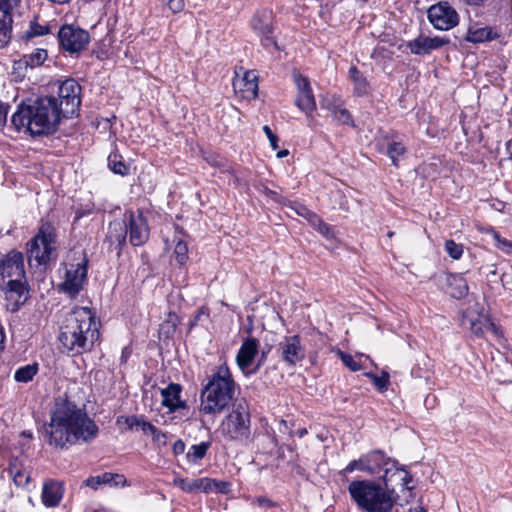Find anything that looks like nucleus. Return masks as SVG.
Here are the masks:
<instances>
[{"mask_svg": "<svg viewBox=\"0 0 512 512\" xmlns=\"http://www.w3.org/2000/svg\"><path fill=\"white\" fill-rule=\"evenodd\" d=\"M48 443L56 448L93 441L99 428L87 412L64 397L56 398L50 412V422L45 428Z\"/></svg>", "mask_w": 512, "mask_h": 512, "instance_id": "nucleus-1", "label": "nucleus"}, {"mask_svg": "<svg viewBox=\"0 0 512 512\" xmlns=\"http://www.w3.org/2000/svg\"><path fill=\"white\" fill-rule=\"evenodd\" d=\"M99 338L95 315L87 307H77L67 313L60 326L61 346L72 355L92 349Z\"/></svg>", "mask_w": 512, "mask_h": 512, "instance_id": "nucleus-2", "label": "nucleus"}, {"mask_svg": "<svg viewBox=\"0 0 512 512\" xmlns=\"http://www.w3.org/2000/svg\"><path fill=\"white\" fill-rule=\"evenodd\" d=\"M60 120L54 96H46L23 102L11 122L18 131L23 129L32 136H39L55 132Z\"/></svg>", "mask_w": 512, "mask_h": 512, "instance_id": "nucleus-3", "label": "nucleus"}, {"mask_svg": "<svg viewBox=\"0 0 512 512\" xmlns=\"http://www.w3.org/2000/svg\"><path fill=\"white\" fill-rule=\"evenodd\" d=\"M236 388L228 365H219L207 376V383L200 392V411L207 415L221 414L235 399Z\"/></svg>", "mask_w": 512, "mask_h": 512, "instance_id": "nucleus-4", "label": "nucleus"}, {"mask_svg": "<svg viewBox=\"0 0 512 512\" xmlns=\"http://www.w3.org/2000/svg\"><path fill=\"white\" fill-rule=\"evenodd\" d=\"M351 499L366 512H390L395 500L382 485L371 480H354L348 486Z\"/></svg>", "mask_w": 512, "mask_h": 512, "instance_id": "nucleus-5", "label": "nucleus"}, {"mask_svg": "<svg viewBox=\"0 0 512 512\" xmlns=\"http://www.w3.org/2000/svg\"><path fill=\"white\" fill-rule=\"evenodd\" d=\"M222 436L231 441H246L251 435V416L248 404L242 400L233 404L232 410L220 425Z\"/></svg>", "mask_w": 512, "mask_h": 512, "instance_id": "nucleus-6", "label": "nucleus"}, {"mask_svg": "<svg viewBox=\"0 0 512 512\" xmlns=\"http://www.w3.org/2000/svg\"><path fill=\"white\" fill-rule=\"evenodd\" d=\"M56 229L50 222H45L38 233L28 243V261L32 265H45L56 258Z\"/></svg>", "mask_w": 512, "mask_h": 512, "instance_id": "nucleus-7", "label": "nucleus"}, {"mask_svg": "<svg viewBox=\"0 0 512 512\" xmlns=\"http://www.w3.org/2000/svg\"><path fill=\"white\" fill-rule=\"evenodd\" d=\"M80 93L81 86L74 79H66L59 85L54 100L60 118H69L77 113L81 104Z\"/></svg>", "mask_w": 512, "mask_h": 512, "instance_id": "nucleus-8", "label": "nucleus"}, {"mask_svg": "<svg viewBox=\"0 0 512 512\" xmlns=\"http://www.w3.org/2000/svg\"><path fill=\"white\" fill-rule=\"evenodd\" d=\"M397 460L387 456L381 450H375L367 454V473L370 475H379L384 486H390L393 476L400 475L401 472L396 469Z\"/></svg>", "mask_w": 512, "mask_h": 512, "instance_id": "nucleus-9", "label": "nucleus"}, {"mask_svg": "<svg viewBox=\"0 0 512 512\" xmlns=\"http://www.w3.org/2000/svg\"><path fill=\"white\" fill-rule=\"evenodd\" d=\"M61 47L70 54L84 50L90 42L88 31L74 25H64L58 32Z\"/></svg>", "mask_w": 512, "mask_h": 512, "instance_id": "nucleus-10", "label": "nucleus"}, {"mask_svg": "<svg viewBox=\"0 0 512 512\" xmlns=\"http://www.w3.org/2000/svg\"><path fill=\"white\" fill-rule=\"evenodd\" d=\"M276 353L289 367L295 366L305 358V348L298 335L284 336L276 346Z\"/></svg>", "mask_w": 512, "mask_h": 512, "instance_id": "nucleus-11", "label": "nucleus"}, {"mask_svg": "<svg viewBox=\"0 0 512 512\" xmlns=\"http://www.w3.org/2000/svg\"><path fill=\"white\" fill-rule=\"evenodd\" d=\"M428 19L438 30L452 29L459 21L457 12L447 2L431 6L428 9Z\"/></svg>", "mask_w": 512, "mask_h": 512, "instance_id": "nucleus-12", "label": "nucleus"}, {"mask_svg": "<svg viewBox=\"0 0 512 512\" xmlns=\"http://www.w3.org/2000/svg\"><path fill=\"white\" fill-rule=\"evenodd\" d=\"M87 264L88 260L83 258L77 264H71L66 270V277L64 282L60 285L63 292L67 293L71 298H74L83 287V283L87 277Z\"/></svg>", "mask_w": 512, "mask_h": 512, "instance_id": "nucleus-13", "label": "nucleus"}, {"mask_svg": "<svg viewBox=\"0 0 512 512\" xmlns=\"http://www.w3.org/2000/svg\"><path fill=\"white\" fill-rule=\"evenodd\" d=\"M294 83L297 87L295 105L305 113L307 118H312L316 110V101L309 80L300 73L293 74Z\"/></svg>", "mask_w": 512, "mask_h": 512, "instance_id": "nucleus-14", "label": "nucleus"}, {"mask_svg": "<svg viewBox=\"0 0 512 512\" xmlns=\"http://www.w3.org/2000/svg\"><path fill=\"white\" fill-rule=\"evenodd\" d=\"M21 0H0V49L11 40L13 11Z\"/></svg>", "mask_w": 512, "mask_h": 512, "instance_id": "nucleus-15", "label": "nucleus"}, {"mask_svg": "<svg viewBox=\"0 0 512 512\" xmlns=\"http://www.w3.org/2000/svg\"><path fill=\"white\" fill-rule=\"evenodd\" d=\"M5 294V306L10 312H16L28 300V290L25 281L8 283L0 287Z\"/></svg>", "mask_w": 512, "mask_h": 512, "instance_id": "nucleus-16", "label": "nucleus"}, {"mask_svg": "<svg viewBox=\"0 0 512 512\" xmlns=\"http://www.w3.org/2000/svg\"><path fill=\"white\" fill-rule=\"evenodd\" d=\"M127 225L129 229V241L133 246L143 245L149 238V228L146 218L141 212L128 213Z\"/></svg>", "mask_w": 512, "mask_h": 512, "instance_id": "nucleus-17", "label": "nucleus"}, {"mask_svg": "<svg viewBox=\"0 0 512 512\" xmlns=\"http://www.w3.org/2000/svg\"><path fill=\"white\" fill-rule=\"evenodd\" d=\"M235 92H240L245 99H255L258 94V76L255 71H245L242 77L236 76L233 80Z\"/></svg>", "mask_w": 512, "mask_h": 512, "instance_id": "nucleus-18", "label": "nucleus"}, {"mask_svg": "<svg viewBox=\"0 0 512 512\" xmlns=\"http://www.w3.org/2000/svg\"><path fill=\"white\" fill-rule=\"evenodd\" d=\"M449 41L439 36L427 37L420 35L407 43V48L415 55L428 54L446 45Z\"/></svg>", "mask_w": 512, "mask_h": 512, "instance_id": "nucleus-19", "label": "nucleus"}, {"mask_svg": "<svg viewBox=\"0 0 512 512\" xmlns=\"http://www.w3.org/2000/svg\"><path fill=\"white\" fill-rule=\"evenodd\" d=\"M259 348V341L253 337L244 339L241 347L236 355V362L238 367L245 371L253 363Z\"/></svg>", "mask_w": 512, "mask_h": 512, "instance_id": "nucleus-20", "label": "nucleus"}, {"mask_svg": "<svg viewBox=\"0 0 512 512\" xmlns=\"http://www.w3.org/2000/svg\"><path fill=\"white\" fill-rule=\"evenodd\" d=\"M181 392L182 386L177 383H170L161 390L162 405L168 408L169 412L173 413L186 407V402L180 398Z\"/></svg>", "mask_w": 512, "mask_h": 512, "instance_id": "nucleus-21", "label": "nucleus"}, {"mask_svg": "<svg viewBox=\"0 0 512 512\" xmlns=\"http://www.w3.org/2000/svg\"><path fill=\"white\" fill-rule=\"evenodd\" d=\"M128 225L126 220H114L109 225L107 240L110 246H114L117 253L120 254L122 247L126 244Z\"/></svg>", "mask_w": 512, "mask_h": 512, "instance_id": "nucleus-22", "label": "nucleus"}, {"mask_svg": "<svg viewBox=\"0 0 512 512\" xmlns=\"http://www.w3.org/2000/svg\"><path fill=\"white\" fill-rule=\"evenodd\" d=\"M446 292L453 298L461 299L468 294L467 281L461 274L448 273L444 277Z\"/></svg>", "mask_w": 512, "mask_h": 512, "instance_id": "nucleus-23", "label": "nucleus"}, {"mask_svg": "<svg viewBox=\"0 0 512 512\" xmlns=\"http://www.w3.org/2000/svg\"><path fill=\"white\" fill-rule=\"evenodd\" d=\"M62 497L63 488L60 482L50 480L44 484L41 498L46 507H56Z\"/></svg>", "mask_w": 512, "mask_h": 512, "instance_id": "nucleus-24", "label": "nucleus"}, {"mask_svg": "<svg viewBox=\"0 0 512 512\" xmlns=\"http://www.w3.org/2000/svg\"><path fill=\"white\" fill-rule=\"evenodd\" d=\"M251 28L258 36L272 34V13L268 10L257 12L250 21Z\"/></svg>", "mask_w": 512, "mask_h": 512, "instance_id": "nucleus-25", "label": "nucleus"}, {"mask_svg": "<svg viewBox=\"0 0 512 512\" xmlns=\"http://www.w3.org/2000/svg\"><path fill=\"white\" fill-rule=\"evenodd\" d=\"M125 479L123 475L113 474L109 472H105L101 475L91 476L87 478L84 482L85 486L90 487L94 490H97L101 485H111L117 486L120 483H124Z\"/></svg>", "mask_w": 512, "mask_h": 512, "instance_id": "nucleus-26", "label": "nucleus"}, {"mask_svg": "<svg viewBox=\"0 0 512 512\" xmlns=\"http://www.w3.org/2000/svg\"><path fill=\"white\" fill-rule=\"evenodd\" d=\"M396 469H398L401 472V474L400 475L397 474L396 476L392 477V479L394 481L390 482L391 483L390 486L389 485L382 486L384 491L389 493L392 498H393V495L395 493V489L397 486L402 487L403 490L411 491L414 489V486L409 485L412 482L411 474L408 471H406L403 466H399L398 462L396 464Z\"/></svg>", "mask_w": 512, "mask_h": 512, "instance_id": "nucleus-27", "label": "nucleus"}, {"mask_svg": "<svg viewBox=\"0 0 512 512\" xmlns=\"http://www.w3.org/2000/svg\"><path fill=\"white\" fill-rule=\"evenodd\" d=\"M48 54L45 49L37 48L30 54L23 55L17 62L18 68H35L41 66L47 59Z\"/></svg>", "mask_w": 512, "mask_h": 512, "instance_id": "nucleus-28", "label": "nucleus"}, {"mask_svg": "<svg viewBox=\"0 0 512 512\" xmlns=\"http://www.w3.org/2000/svg\"><path fill=\"white\" fill-rule=\"evenodd\" d=\"M497 33L491 27L470 26L466 40L472 43H482L494 39Z\"/></svg>", "mask_w": 512, "mask_h": 512, "instance_id": "nucleus-29", "label": "nucleus"}, {"mask_svg": "<svg viewBox=\"0 0 512 512\" xmlns=\"http://www.w3.org/2000/svg\"><path fill=\"white\" fill-rule=\"evenodd\" d=\"M206 478L187 479L175 478L174 484L186 493L204 492V489H210Z\"/></svg>", "mask_w": 512, "mask_h": 512, "instance_id": "nucleus-30", "label": "nucleus"}, {"mask_svg": "<svg viewBox=\"0 0 512 512\" xmlns=\"http://www.w3.org/2000/svg\"><path fill=\"white\" fill-rule=\"evenodd\" d=\"M349 78L353 82L354 94H356L357 96H363L369 92L370 85H369L367 79L357 69L356 66L350 67Z\"/></svg>", "mask_w": 512, "mask_h": 512, "instance_id": "nucleus-31", "label": "nucleus"}, {"mask_svg": "<svg viewBox=\"0 0 512 512\" xmlns=\"http://www.w3.org/2000/svg\"><path fill=\"white\" fill-rule=\"evenodd\" d=\"M9 474L18 487H26L30 481V473L22 465L14 460L9 465Z\"/></svg>", "mask_w": 512, "mask_h": 512, "instance_id": "nucleus-32", "label": "nucleus"}, {"mask_svg": "<svg viewBox=\"0 0 512 512\" xmlns=\"http://www.w3.org/2000/svg\"><path fill=\"white\" fill-rule=\"evenodd\" d=\"M323 107L329 109L333 117L341 124H350L352 123L351 115L347 109H345L340 103V99H334L333 103H322Z\"/></svg>", "mask_w": 512, "mask_h": 512, "instance_id": "nucleus-33", "label": "nucleus"}, {"mask_svg": "<svg viewBox=\"0 0 512 512\" xmlns=\"http://www.w3.org/2000/svg\"><path fill=\"white\" fill-rule=\"evenodd\" d=\"M116 423L118 425L125 424L126 428L129 430L133 429H141L144 433H148L149 429L144 426V424H151L150 422L145 421L142 417H138L136 415L132 416H120L117 418Z\"/></svg>", "mask_w": 512, "mask_h": 512, "instance_id": "nucleus-34", "label": "nucleus"}, {"mask_svg": "<svg viewBox=\"0 0 512 512\" xmlns=\"http://www.w3.org/2000/svg\"><path fill=\"white\" fill-rule=\"evenodd\" d=\"M210 446V442H201L199 444L192 445L186 454L188 461L194 464L198 463L205 457Z\"/></svg>", "mask_w": 512, "mask_h": 512, "instance_id": "nucleus-35", "label": "nucleus"}, {"mask_svg": "<svg viewBox=\"0 0 512 512\" xmlns=\"http://www.w3.org/2000/svg\"><path fill=\"white\" fill-rule=\"evenodd\" d=\"M38 369L39 367L37 363L19 367L14 373V379L17 382L27 383L34 378L38 372Z\"/></svg>", "mask_w": 512, "mask_h": 512, "instance_id": "nucleus-36", "label": "nucleus"}, {"mask_svg": "<svg viewBox=\"0 0 512 512\" xmlns=\"http://www.w3.org/2000/svg\"><path fill=\"white\" fill-rule=\"evenodd\" d=\"M308 222L312 227H314L320 234L327 238L333 237L332 229L328 224H326L318 215L314 212L312 214H308Z\"/></svg>", "mask_w": 512, "mask_h": 512, "instance_id": "nucleus-37", "label": "nucleus"}, {"mask_svg": "<svg viewBox=\"0 0 512 512\" xmlns=\"http://www.w3.org/2000/svg\"><path fill=\"white\" fill-rule=\"evenodd\" d=\"M108 166L115 174L124 176L129 173V166L126 165L122 157L118 154L109 155Z\"/></svg>", "mask_w": 512, "mask_h": 512, "instance_id": "nucleus-38", "label": "nucleus"}, {"mask_svg": "<svg viewBox=\"0 0 512 512\" xmlns=\"http://www.w3.org/2000/svg\"><path fill=\"white\" fill-rule=\"evenodd\" d=\"M251 504L258 506L263 510V512H281V509L276 502L264 496L254 498Z\"/></svg>", "mask_w": 512, "mask_h": 512, "instance_id": "nucleus-39", "label": "nucleus"}, {"mask_svg": "<svg viewBox=\"0 0 512 512\" xmlns=\"http://www.w3.org/2000/svg\"><path fill=\"white\" fill-rule=\"evenodd\" d=\"M205 159L211 166L218 168L221 173L232 174V167L225 158L219 155L210 154Z\"/></svg>", "mask_w": 512, "mask_h": 512, "instance_id": "nucleus-40", "label": "nucleus"}, {"mask_svg": "<svg viewBox=\"0 0 512 512\" xmlns=\"http://www.w3.org/2000/svg\"><path fill=\"white\" fill-rule=\"evenodd\" d=\"M367 454L362 455L359 459L352 460L348 465L340 472L341 475L352 473L355 470H360L367 473Z\"/></svg>", "mask_w": 512, "mask_h": 512, "instance_id": "nucleus-41", "label": "nucleus"}, {"mask_svg": "<svg viewBox=\"0 0 512 512\" xmlns=\"http://www.w3.org/2000/svg\"><path fill=\"white\" fill-rule=\"evenodd\" d=\"M406 152V148L400 142L393 141L388 144L387 155L392 160L393 165H398V158Z\"/></svg>", "mask_w": 512, "mask_h": 512, "instance_id": "nucleus-42", "label": "nucleus"}, {"mask_svg": "<svg viewBox=\"0 0 512 512\" xmlns=\"http://www.w3.org/2000/svg\"><path fill=\"white\" fill-rule=\"evenodd\" d=\"M365 376L373 381V384L379 391H385L389 385V374L385 371L382 372L381 376H378L372 372L365 373Z\"/></svg>", "mask_w": 512, "mask_h": 512, "instance_id": "nucleus-43", "label": "nucleus"}, {"mask_svg": "<svg viewBox=\"0 0 512 512\" xmlns=\"http://www.w3.org/2000/svg\"><path fill=\"white\" fill-rule=\"evenodd\" d=\"M174 254L179 264H184L188 259V246L186 242L178 239L175 242Z\"/></svg>", "mask_w": 512, "mask_h": 512, "instance_id": "nucleus-44", "label": "nucleus"}, {"mask_svg": "<svg viewBox=\"0 0 512 512\" xmlns=\"http://www.w3.org/2000/svg\"><path fill=\"white\" fill-rule=\"evenodd\" d=\"M445 250L451 258L458 260L463 254V245L456 243L454 240H447Z\"/></svg>", "mask_w": 512, "mask_h": 512, "instance_id": "nucleus-45", "label": "nucleus"}, {"mask_svg": "<svg viewBox=\"0 0 512 512\" xmlns=\"http://www.w3.org/2000/svg\"><path fill=\"white\" fill-rule=\"evenodd\" d=\"M206 481L209 482L207 485L210 489H204V492H220V493H228L230 490V484L225 481H216L210 478H206Z\"/></svg>", "mask_w": 512, "mask_h": 512, "instance_id": "nucleus-46", "label": "nucleus"}, {"mask_svg": "<svg viewBox=\"0 0 512 512\" xmlns=\"http://www.w3.org/2000/svg\"><path fill=\"white\" fill-rule=\"evenodd\" d=\"M49 33V27L47 25H40L36 22L30 23V28L25 32V37L27 39L33 38L35 36H42Z\"/></svg>", "mask_w": 512, "mask_h": 512, "instance_id": "nucleus-47", "label": "nucleus"}, {"mask_svg": "<svg viewBox=\"0 0 512 512\" xmlns=\"http://www.w3.org/2000/svg\"><path fill=\"white\" fill-rule=\"evenodd\" d=\"M487 318L478 317L475 320H470V329L476 336H482L486 331Z\"/></svg>", "mask_w": 512, "mask_h": 512, "instance_id": "nucleus-48", "label": "nucleus"}, {"mask_svg": "<svg viewBox=\"0 0 512 512\" xmlns=\"http://www.w3.org/2000/svg\"><path fill=\"white\" fill-rule=\"evenodd\" d=\"M340 358L345 366H347L351 371H359L362 367L361 364L354 359V357L350 354L339 352Z\"/></svg>", "mask_w": 512, "mask_h": 512, "instance_id": "nucleus-49", "label": "nucleus"}, {"mask_svg": "<svg viewBox=\"0 0 512 512\" xmlns=\"http://www.w3.org/2000/svg\"><path fill=\"white\" fill-rule=\"evenodd\" d=\"M144 426H146L149 429L148 433H150L153 436L154 441H156L160 445H166L165 433L158 430L157 427H155L153 424H144Z\"/></svg>", "mask_w": 512, "mask_h": 512, "instance_id": "nucleus-50", "label": "nucleus"}, {"mask_svg": "<svg viewBox=\"0 0 512 512\" xmlns=\"http://www.w3.org/2000/svg\"><path fill=\"white\" fill-rule=\"evenodd\" d=\"M162 4L167 5L169 10L173 13L181 12L185 7L184 0H159Z\"/></svg>", "mask_w": 512, "mask_h": 512, "instance_id": "nucleus-51", "label": "nucleus"}, {"mask_svg": "<svg viewBox=\"0 0 512 512\" xmlns=\"http://www.w3.org/2000/svg\"><path fill=\"white\" fill-rule=\"evenodd\" d=\"M263 131L266 134L267 138L269 139L271 147L276 150L278 148V137L276 134L273 133L271 128L267 125L263 126Z\"/></svg>", "mask_w": 512, "mask_h": 512, "instance_id": "nucleus-52", "label": "nucleus"}, {"mask_svg": "<svg viewBox=\"0 0 512 512\" xmlns=\"http://www.w3.org/2000/svg\"><path fill=\"white\" fill-rule=\"evenodd\" d=\"M494 238L497 241V247L502 249L503 251L510 252L512 249V243L507 239H500L498 233H494Z\"/></svg>", "mask_w": 512, "mask_h": 512, "instance_id": "nucleus-53", "label": "nucleus"}, {"mask_svg": "<svg viewBox=\"0 0 512 512\" xmlns=\"http://www.w3.org/2000/svg\"><path fill=\"white\" fill-rule=\"evenodd\" d=\"M260 39H261V43L262 45L269 49L270 47H275L277 48V42L276 40L272 37L271 34H266V35H259Z\"/></svg>", "mask_w": 512, "mask_h": 512, "instance_id": "nucleus-54", "label": "nucleus"}, {"mask_svg": "<svg viewBox=\"0 0 512 512\" xmlns=\"http://www.w3.org/2000/svg\"><path fill=\"white\" fill-rule=\"evenodd\" d=\"M184 451H185V443L180 439L175 441V443L173 444L174 454L179 455V454L184 453Z\"/></svg>", "mask_w": 512, "mask_h": 512, "instance_id": "nucleus-55", "label": "nucleus"}, {"mask_svg": "<svg viewBox=\"0 0 512 512\" xmlns=\"http://www.w3.org/2000/svg\"><path fill=\"white\" fill-rule=\"evenodd\" d=\"M8 105L0 104V125H4L7 121Z\"/></svg>", "mask_w": 512, "mask_h": 512, "instance_id": "nucleus-56", "label": "nucleus"}, {"mask_svg": "<svg viewBox=\"0 0 512 512\" xmlns=\"http://www.w3.org/2000/svg\"><path fill=\"white\" fill-rule=\"evenodd\" d=\"M295 211L298 215L304 217L307 220H308V214L313 213L312 211H310L308 208H306L303 205H298L297 208L295 209Z\"/></svg>", "mask_w": 512, "mask_h": 512, "instance_id": "nucleus-57", "label": "nucleus"}, {"mask_svg": "<svg viewBox=\"0 0 512 512\" xmlns=\"http://www.w3.org/2000/svg\"><path fill=\"white\" fill-rule=\"evenodd\" d=\"M268 352H269V350H267V351L263 350L262 351L261 356H260V358L258 360V363H257L256 367L251 371V373H256L258 371L260 366L265 362V360L267 358Z\"/></svg>", "mask_w": 512, "mask_h": 512, "instance_id": "nucleus-58", "label": "nucleus"}, {"mask_svg": "<svg viewBox=\"0 0 512 512\" xmlns=\"http://www.w3.org/2000/svg\"><path fill=\"white\" fill-rule=\"evenodd\" d=\"M486 331H490L491 333H493L496 336L499 335V328L493 322H491L489 319L487 320V323H486Z\"/></svg>", "mask_w": 512, "mask_h": 512, "instance_id": "nucleus-59", "label": "nucleus"}, {"mask_svg": "<svg viewBox=\"0 0 512 512\" xmlns=\"http://www.w3.org/2000/svg\"><path fill=\"white\" fill-rule=\"evenodd\" d=\"M202 316L208 317V313L204 308L199 309V311L195 315L194 321H192L190 325L191 326L195 325L201 319Z\"/></svg>", "mask_w": 512, "mask_h": 512, "instance_id": "nucleus-60", "label": "nucleus"}, {"mask_svg": "<svg viewBox=\"0 0 512 512\" xmlns=\"http://www.w3.org/2000/svg\"><path fill=\"white\" fill-rule=\"evenodd\" d=\"M21 437H23V438L27 439L28 441H30L32 439V437H33L32 436V432H30V431H23L21 433Z\"/></svg>", "mask_w": 512, "mask_h": 512, "instance_id": "nucleus-61", "label": "nucleus"}, {"mask_svg": "<svg viewBox=\"0 0 512 512\" xmlns=\"http://www.w3.org/2000/svg\"><path fill=\"white\" fill-rule=\"evenodd\" d=\"M289 154L288 150H281L277 153L278 158L286 157Z\"/></svg>", "mask_w": 512, "mask_h": 512, "instance_id": "nucleus-62", "label": "nucleus"}, {"mask_svg": "<svg viewBox=\"0 0 512 512\" xmlns=\"http://www.w3.org/2000/svg\"><path fill=\"white\" fill-rule=\"evenodd\" d=\"M127 357H128L127 348H124L122 351V360L126 361Z\"/></svg>", "mask_w": 512, "mask_h": 512, "instance_id": "nucleus-63", "label": "nucleus"}, {"mask_svg": "<svg viewBox=\"0 0 512 512\" xmlns=\"http://www.w3.org/2000/svg\"><path fill=\"white\" fill-rule=\"evenodd\" d=\"M387 236H388L389 238H392V237L394 236V232H393V231H389V232L387 233Z\"/></svg>", "mask_w": 512, "mask_h": 512, "instance_id": "nucleus-64", "label": "nucleus"}]
</instances>
